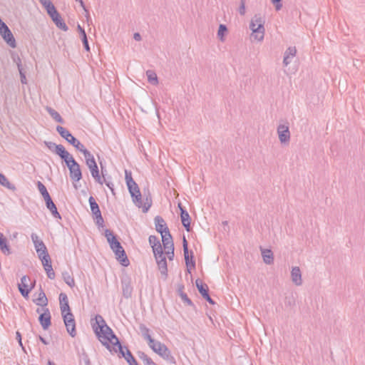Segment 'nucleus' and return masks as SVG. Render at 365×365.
Here are the masks:
<instances>
[{
    "label": "nucleus",
    "mask_w": 365,
    "mask_h": 365,
    "mask_svg": "<svg viewBox=\"0 0 365 365\" xmlns=\"http://www.w3.org/2000/svg\"><path fill=\"white\" fill-rule=\"evenodd\" d=\"M95 319L97 326L93 325V328L100 341L108 349L110 348V344H112L114 351L115 352L118 351L121 356L125 359L129 365H138L130 350L127 346L121 345L118 337L106 324L103 317L96 315Z\"/></svg>",
    "instance_id": "obj_1"
},
{
    "label": "nucleus",
    "mask_w": 365,
    "mask_h": 365,
    "mask_svg": "<svg viewBox=\"0 0 365 365\" xmlns=\"http://www.w3.org/2000/svg\"><path fill=\"white\" fill-rule=\"evenodd\" d=\"M125 179L128 191L132 197L133 202L136 207L141 208L144 213H146L152 206L153 203L152 197L149 191H148L147 195L144 192L143 199V195L140 193L139 187L132 178L131 172L128 170L125 171Z\"/></svg>",
    "instance_id": "obj_2"
},
{
    "label": "nucleus",
    "mask_w": 365,
    "mask_h": 365,
    "mask_svg": "<svg viewBox=\"0 0 365 365\" xmlns=\"http://www.w3.org/2000/svg\"><path fill=\"white\" fill-rule=\"evenodd\" d=\"M62 160L65 162L70 173V178L74 182H78L82 178L80 165L69 153Z\"/></svg>",
    "instance_id": "obj_3"
},
{
    "label": "nucleus",
    "mask_w": 365,
    "mask_h": 365,
    "mask_svg": "<svg viewBox=\"0 0 365 365\" xmlns=\"http://www.w3.org/2000/svg\"><path fill=\"white\" fill-rule=\"evenodd\" d=\"M264 21L262 17L255 15L251 20L250 24V29L252 30L251 37L257 41H261L264 39Z\"/></svg>",
    "instance_id": "obj_4"
},
{
    "label": "nucleus",
    "mask_w": 365,
    "mask_h": 365,
    "mask_svg": "<svg viewBox=\"0 0 365 365\" xmlns=\"http://www.w3.org/2000/svg\"><path fill=\"white\" fill-rule=\"evenodd\" d=\"M149 347L159 356L163 357L164 359L170 360L173 357L171 356L170 351L168 348L163 343L155 339L152 340V342L148 343Z\"/></svg>",
    "instance_id": "obj_5"
},
{
    "label": "nucleus",
    "mask_w": 365,
    "mask_h": 365,
    "mask_svg": "<svg viewBox=\"0 0 365 365\" xmlns=\"http://www.w3.org/2000/svg\"><path fill=\"white\" fill-rule=\"evenodd\" d=\"M56 131L68 143L76 148V150H79L82 149L83 145L78 139H76L66 128L61 125H57Z\"/></svg>",
    "instance_id": "obj_6"
},
{
    "label": "nucleus",
    "mask_w": 365,
    "mask_h": 365,
    "mask_svg": "<svg viewBox=\"0 0 365 365\" xmlns=\"http://www.w3.org/2000/svg\"><path fill=\"white\" fill-rule=\"evenodd\" d=\"M35 284V281L34 283L31 282L30 278L24 275L21 279V282L18 284V288L24 297H27L29 296V292L34 288Z\"/></svg>",
    "instance_id": "obj_7"
},
{
    "label": "nucleus",
    "mask_w": 365,
    "mask_h": 365,
    "mask_svg": "<svg viewBox=\"0 0 365 365\" xmlns=\"http://www.w3.org/2000/svg\"><path fill=\"white\" fill-rule=\"evenodd\" d=\"M66 330L68 333L72 337H75L76 336V322L74 319V316L71 312H67L64 316H62Z\"/></svg>",
    "instance_id": "obj_8"
},
{
    "label": "nucleus",
    "mask_w": 365,
    "mask_h": 365,
    "mask_svg": "<svg viewBox=\"0 0 365 365\" xmlns=\"http://www.w3.org/2000/svg\"><path fill=\"white\" fill-rule=\"evenodd\" d=\"M277 134L281 143H288L290 140V132L287 124H280L278 125Z\"/></svg>",
    "instance_id": "obj_9"
},
{
    "label": "nucleus",
    "mask_w": 365,
    "mask_h": 365,
    "mask_svg": "<svg viewBox=\"0 0 365 365\" xmlns=\"http://www.w3.org/2000/svg\"><path fill=\"white\" fill-rule=\"evenodd\" d=\"M46 146L52 152L58 155L61 159L68 153L62 145H57L51 141H45Z\"/></svg>",
    "instance_id": "obj_10"
},
{
    "label": "nucleus",
    "mask_w": 365,
    "mask_h": 365,
    "mask_svg": "<svg viewBox=\"0 0 365 365\" xmlns=\"http://www.w3.org/2000/svg\"><path fill=\"white\" fill-rule=\"evenodd\" d=\"M105 235L110 244V248L114 252H117L118 250L123 248L119 241H118L116 237L109 230H106Z\"/></svg>",
    "instance_id": "obj_11"
},
{
    "label": "nucleus",
    "mask_w": 365,
    "mask_h": 365,
    "mask_svg": "<svg viewBox=\"0 0 365 365\" xmlns=\"http://www.w3.org/2000/svg\"><path fill=\"white\" fill-rule=\"evenodd\" d=\"M154 257L161 274L166 277L168 275V264L164 253L154 255Z\"/></svg>",
    "instance_id": "obj_12"
},
{
    "label": "nucleus",
    "mask_w": 365,
    "mask_h": 365,
    "mask_svg": "<svg viewBox=\"0 0 365 365\" xmlns=\"http://www.w3.org/2000/svg\"><path fill=\"white\" fill-rule=\"evenodd\" d=\"M43 312L39 315L38 321H39V323L41 324L42 328L44 330H46L51 325V317L50 311L48 308L43 309Z\"/></svg>",
    "instance_id": "obj_13"
},
{
    "label": "nucleus",
    "mask_w": 365,
    "mask_h": 365,
    "mask_svg": "<svg viewBox=\"0 0 365 365\" xmlns=\"http://www.w3.org/2000/svg\"><path fill=\"white\" fill-rule=\"evenodd\" d=\"M31 239L34 244L38 256L48 252L47 248L42 240H38V237L36 234L33 233L31 235Z\"/></svg>",
    "instance_id": "obj_14"
},
{
    "label": "nucleus",
    "mask_w": 365,
    "mask_h": 365,
    "mask_svg": "<svg viewBox=\"0 0 365 365\" xmlns=\"http://www.w3.org/2000/svg\"><path fill=\"white\" fill-rule=\"evenodd\" d=\"M154 222L156 231L158 232L160 235L168 233V232H170L165 221L161 216H156L154 218Z\"/></svg>",
    "instance_id": "obj_15"
},
{
    "label": "nucleus",
    "mask_w": 365,
    "mask_h": 365,
    "mask_svg": "<svg viewBox=\"0 0 365 365\" xmlns=\"http://www.w3.org/2000/svg\"><path fill=\"white\" fill-rule=\"evenodd\" d=\"M297 49L295 46H289L284 53L283 66L287 67L296 56Z\"/></svg>",
    "instance_id": "obj_16"
},
{
    "label": "nucleus",
    "mask_w": 365,
    "mask_h": 365,
    "mask_svg": "<svg viewBox=\"0 0 365 365\" xmlns=\"http://www.w3.org/2000/svg\"><path fill=\"white\" fill-rule=\"evenodd\" d=\"M178 207L180 210V218H181L182 224L185 227V230L187 232H190V221H191L190 215L187 212V211L181 206V204H179Z\"/></svg>",
    "instance_id": "obj_17"
},
{
    "label": "nucleus",
    "mask_w": 365,
    "mask_h": 365,
    "mask_svg": "<svg viewBox=\"0 0 365 365\" xmlns=\"http://www.w3.org/2000/svg\"><path fill=\"white\" fill-rule=\"evenodd\" d=\"M60 308L62 316H64L67 312H71L68 304V299L65 293L59 294Z\"/></svg>",
    "instance_id": "obj_18"
},
{
    "label": "nucleus",
    "mask_w": 365,
    "mask_h": 365,
    "mask_svg": "<svg viewBox=\"0 0 365 365\" xmlns=\"http://www.w3.org/2000/svg\"><path fill=\"white\" fill-rule=\"evenodd\" d=\"M292 282L296 286H301L302 284V272L300 268L297 266L293 267L291 271Z\"/></svg>",
    "instance_id": "obj_19"
},
{
    "label": "nucleus",
    "mask_w": 365,
    "mask_h": 365,
    "mask_svg": "<svg viewBox=\"0 0 365 365\" xmlns=\"http://www.w3.org/2000/svg\"><path fill=\"white\" fill-rule=\"evenodd\" d=\"M45 202H46V206L47 209L50 210L53 217L56 219H61V216L59 214V212H58L57 207H56V205L54 204V202H53L51 197L46 199Z\"/></svg>",
    "instance_id": "obj_20"
},
{
    "label": "nucleus",
    "mask_w": 365,
    "mask_h": 365,
    "mask_svg": "<svg viewBox=\"0 0 365 365\" xmlns=\"http://www.w3.org/2000/svg\"><path fill=\"white\" fill-rule=\"evenodd\" d=\"M116 259L124 267H128L130 264L129 259L126 255V253L123 248L118 250L117 252H114Z\"/></svg>",
    "instance_id": "obj_21"
},
{
    "label": "nucleus",
    "mask_w": 365,
    "mask_h": 365,
    "mask_svg": "<svg viewBox=\"0 0 365 365\" xmlns=\"http://www.w3.org/2000/svg\"><path fill=\"white\" fill-rule=\"evenodd\" d=\"M34 303H35L38 306L41 307H46L48 304V299L44 293L43 290L41 288L40 292L38 294V297L36 298L33 299Z\"/></svg>",
    "instance_id": "obj_22"
},
{
    "label": "nucleus",
    "mask_w": 365,
    "mask_h": 365,
    "mask_svg": "<svg viewBox=\"0 0 365 365\" xmlns=\"http://www.w3.org/2000/svg\"><path fill=\"white\" fill-rule=\"evenodd\" d=\"M123 295L126 299L130 298L133 292V287L129 279L122 281Z\"/></svg>",
    "instance_id": "obj_23"
},
{
    "label": "nucleus",
    "mask_w": 365,
    "mask_h": 365,
    "mask_svg": "<svg viewBox=\"0 0 365 365\" xmlns=\"http://www.w3.org/2000/svg\"><path fill=\"white\" fill-rule=\"evenodd\" d=\"M161 237L165 250H170V248L174 247L173 238L170 232H168V233L161 235Z\"/></svg>",
    "instance_id": "obj_24"
},
{
    "label": "nucleus",
    "mask_w": 365,
    "mask_h": 365,
    "mask_svg": "<svg viewBox=\"0 0 365 365\" xmlns=\"http://www.w3.org/2000/svg\"><path fill=\"white\" fill-rule=\"evenodd\" d=\"M51 18L52 19V20L53 21V22L55 23V24L56 25V26L58 28H59L65 31H66L68 29V26H66V23L61 19L58 12L57 14H54L53 17H51Z\"/></svg>",
    "instance_id": "obj_25"
},
{
    "label": "nucleus",
    "mask_w": 365,
    "mask_h": 365,
    "mask_svg": "<svg viewBox=\"0 0 365 365\" xmlns=\"http://www.w3.org/2000/svg\"><path fill=\"white\" fill-rule=\"evenodd\" d=\"M0 250H1L2 253L6 255L11 254V250L9 246L7 244V240L1 232H0Z\"/></svg>",
    "instance_id": "obj_26"
},
{
    "label": "nucleus",
    "mask_w": 365,
    "mask_h": 365,
    "mask_svg": "<svg viewBox=\"0 0 365 365\" xmlns=\"http://www.w3.org/2000/svg\"><path fill=\"white\" fill-rule=\"evenodd\" d=\"M139 330L143 339L147 340L148 344L149 342H152L153 339L150 334V329L144 324H140L139 325Z\"/></svg>",
    "instance_id": "obj_27"
},
{
    "label": "nucleus",
    "mask_w": 365,
    "mask_h": 365,
    "mask_svg": "<svg viewBox=\"0 0 365 365\" xmlns=\"http://www.w3.org/2000/svg\"><path fill=\"white\" fill-rule=\"evenodd\" d=\"M262 256L264 262L267 264H272L274 262L273 253L270 250H262Z\"/></svg>",
    "instance_id": "obj_28"
},
{
    "label": "nucleus",
    "mask_w": 365,
    "mask_h": 365,
    "mask_svg": "<svg viewBox=\"0 0 365 365\" xmlns=\"http://www.w3.org/2000/svg\"><path fill=\"white\" fill-rule=\"evenodd\" d=\"M46 110L55 121L60 123H64L63 119L62 118L61 115L56 110H55L53 108L47 106L46 108Z\"/></svg>",
    "instance_id": "obj_29"
},
{
    "label": "nucleus",
    "mask_w": 365,
    "mask_h": 365,
    "mask_svg": "<svg viewBox=\"0 0 365 365\" xmlns=\"http://www.w3.org/2000/svg\"><path fill=\"white\" fill-rule=\"evenodd\" d=\"M0 185L12 191L16 190V186L11 183L7 178L0 173Z\"/></svg>",
    "instance_id": "obj_30"
},
{
    "label": "nucleus",
    "mask_w": 365,
    "mask_h": 365,
    "mask_svg": "<svg viewBox=\"0 0 365 365\" xmlns=\"http://www.w3.org/2000/svg\"><path fill=\"white\" fill-rule=\"evenodd\" d=\"M195 284L202 297H203L204 295L209 292L207 285L203 283L200 279H196Z\"/></svg>",
    "instance_id": "obj_31"
},
{
    "label": "nucleus",
    "mask_w": 365,
    "mask_h": 365,
    "mask_svg": "<svg viewBox=\"0 0 365 365\" xmlns=\"http://www.w3.org/2000/svg\"><path fill=\"white\" fill-rule=\"evenodd\" d=\"M98 184L100 185H103V183H105L106 185V186L110 190V191L112 192V193L113 195H115V192H114V184L113 182H112V178L111 176L110 175H106L104 176V178H101V182H98Z\"/></svg>",
    "instance_id": "obj_32"
},
{
    "label": "nucleus",
    "mask_w": 365,
    "mask_h": 365,
    "mask_svg": "<svg viewBox=\"0 0 365 365\" xmlns=\"http://www.w3.org/2000/svg\"><path fill=\"white\" fill-rule=\"evenodd\" d=\"M88 202L90 204L91 210L93 215L98 214L99 212H101L98 203L96 202V200L93 196H90Z\"/></svg>",
    "instance_id": "obj_33"
},
{
    "label": "nucleus",
    "mask_w": 365,
    "mask_h": 365,
    "mask_svg": "<svg viewBox=\"0 0 365 365\" xmlns=\"http://www.w3.org/2000/svg\"><path fill=\"white\" fill-rule=\"evenodd\" d=\"M37 187H38V189L39 190V192H41V194L42 195L44 200L46 199H48L49 197H51L46 186L40 181H38L37 182Z\"/></svg>",
    "instance_id": "obj_34"
},
{
    "label": "nucleus",
    "mask_w": 365,
    "mask_h": 365,
    "mask_svg": "<svg viewBox=\"0 0 365 365\" xmlns=\"http://www.w3.org/2000/svg\"><path fill=\"white\" fill-rule=\"evenodd\" d=\"M89 170L91 171V175L94 178L95 181L96 182H101V176L100 175L98 165L91 167L89 168Z\"/></svg>",
    "instance_id": "obj_35"
},
{
    "label": "nucleus",
    "mask_w": 365,
    "mask_h": 365,
    "mask_svg": "<svg viewBox=\"0 0 365 365\" xmlns=\"http://www.w3.org/2000/svg\"><path fill=\"white\" fill-rule=\"evenodd\" d=\"M146 76L148 77V81L150 83L153 85H156L158 83V77L156 73L150 70L147 71Z\"/></svg>",
    "instance_id": "obj_36"
},
{
    "label": "nucleus",
    "mask_w": 365,
    "mask_h": 365,
    "mask_svg": "<svg viewBox=\"0 0 365 365\" xmlns=\"http://www.w3.org/2000/svg\"><path fill=\"white\" fill-rule=\"evenodd\" d=\"M16 65L19 71L20 77H21V82L22 84H26L27 83L26 75L24 72L23 71L22 66H21V61L19 57L17 58Z\"/></svg>",
    "instance_id": "obj_37"
},
{
    "label": "nucleus",
    "mask_w": 365,
    "mask_h": 365,
    "mask_svg": "<svg viewBox=\"0 0 365 365\" xmlns=\"http://www.w3.org/2000/svg\"><path fill=\"white\" fill-rule=\"evenodd\" d=\"M193 252H191L190 256L187 257L185 258V264L187 267L188 271H190V269H194L195 267V262L193 260Z\"/></svg>",
    "instance_id": "obj_38"
},
{
    "label": "nucleus",
    "mask_w": 365,
    "mask_h": 365,
    "mask_svg": "<svg viewBox=\"0 0 365 365\" xmlns=\"http://www.w3.org/2000/svg\"><path fill=\"white\" fill-rule=\"evenodd\" d=\"M63 278L64 282L70 287H73L75 286V280L68 272L63 273Z\"/></svg>",
    "instance_id": "obj_39"
},
{
    "label": "nucleus",
    "mask_w": 365,
    "mask_h": 365,
    "mask_svg": "<svg viewBox=\"0 0 365 365\" xmlns=\"http://www.w3.org/2000/svg\"><path fill=\"white\" fill-rule=\"evenodd\" d=\"M43 6L46 8V9L47 11V13L48 14V15L51 17H53L54 14L58 13V11H56L55 6L51 3V1L49 2V3H47V4H46Z\"/></svg>",
    "instance_id": "obj_40"
},
{
    "label": "nucleus",
    "mask_w": 365,
    "mask_h": 365,
    "mask_svg": "<svg viewBox=\"0 0 365 365\" xmlns=\"http://www.w3.org/2000/svg\"><path fill=\"white\" fill-rule=\"evenodd\" d=\"M43 268L46 272L47 277L51 279H53L56 275L53 269L51 263L46 266H44Z\"/></svg>",
    "instance_id": "obj_41"
},
{
    "label": "nucleus",
    "mask_w": 365,
    "mask_h": 365,
    "mask_svg": "<svg viewBox=\"0 0 365 365\" xmlns=\"http://www.w3.org/2000/svg\"><path fill=\"white\" fill-rule=\"evenodd\" d=\"M227 31V26L225 24H220L219 26L217 36L220 41H224V35L225 32Z\"/></svg>",
    "instance_id": "obj_42"
},
{
    "label": "nucleus",
    "mask_w": 365,
    "mask_h": 365,
    "mask_svg": "<svg viewBox=\"0 0 365 365\" xmlns=\"http://www.w3.org/2000/svg\"><path fill=\"white\" fill-rule=\"evenodd\" d=\"M38 257L41 259L43 267L51 263V257L48 252L41 255Z\"/></svg>",
    "instance_id": "obj_43"
},
{
    "label": "nucleus",
    "mask_w": 365,
    "mask_h": 365,
    "mask_svg": "<svg viewBox=\"0 0 365 365\" xmlns=\"http://www.w3.org/2000/svg\"><path fill=\"white\" fill-rule=\"evenodd\" d=\"M180 298L184 304L187 306L192 307L194 309H195V306L192 303V300L187 297L186 293H182Z\"/></svg>",
    "instance_id": "obj_44"
},
{
    "label": "nucleus",
    "mask_w": 365,
    "mask_h": 365,
    "mask_svg": "<svg viewBox=\"0 0 365 365\" xmlns=\"http://www.w3.org/2000/svg\"><path fill=\"white\" fill-rule=\"evenodd\" d=\"M79 151L83 154L86 161L88 160V159H92L94 158L91 152L88 151L84 145L82 147L81 150H79Z\"/></svg>",
    "instance_id": "obj_45"
},
{
    "label": "nucleus",
    "mask_w": 365,
    "mask_h": 365,
    "mask_svg": "<svg viewBox=\"0 0 365 365\" xmlns=\"http://www.w3.org/2000/svg\"><path fill=\"white\" fill-rule=\"evenodd\" d=\"M149 243L151 245L152 248L155 246H157V245L160 244L158 238L154 235H150L149 237Z\"/></svg>",
    "instance_id": "obj_46"
},
{
    "label": "nucleus",
    "mask_w": 365,
    "mask_h": 365,
    "mask_svg": "<svg viewBox=\"0 0 365 365\" xmlns=\"http://www.w3.org/2000/svg\"><path fill=\"white\" fill-rule=\"evenodd\" d=\"M182 247H183L184 257L185 258L186 256L187 257L190 256V255L189 254V251H188L187 241L185 237H183Z\"/></svg>",
    "instance_id": "obj_47"
},
{
    "label": "nucleus",
    "mask_w": 365,
    "mask_h": 365,
    "mask_svg": "<svg viewBox=\"0 0 365 365\" xmlns=\"http://www.w3.org/2000/svg\"><path fill=\"white\" fill-rule=\"evenodd\" d=\"M94 216H95L96 224L99 226H102L104 222V220L102 217L101 212H99L98 214H96Z\"/></svg>",
    "instance_id": "obj_48"
},
{
    "label": "nucleus",
    "mask_w": 365,
    "mask_h": 365,
    "mask_svg": "<svg viewBox=\"0 0 365 365\" xmlns=\"http://www.w3.org/2000/svg\"><path fill=\"white\" fill-rule=\"evenodd\" d=\"M152 249L154 255L162 254L163 252L161 244L157 245V246L153 247Z\"/></svg>",
    "instance_id": "obj_49"
},
{
    "label": "nucleus",
    "mask_w": 365,
    "mask_h": 365,
    "mask_svg": "<svg viewBox=\"0 0 365 365\" xmlns=\"http://www.w3.org/2000/svg\"><path fill=\"white\" fill-rule=\"evenodd\" d=\"M81 40H82L84 48L87 51H90V47H89V44H88L87 36H82Z\"/></svg>",
    "instance_id": "obj_50"
},
{
    "label": "nucleus",
    "mask_w": 365,
    "mask_h": 365,
    "mask_svg": "<svg viewBox=\"0 0 365 365\" xmlns=\"http://www.w3.org/2000/svg\"><path fill=\"white\" fill-rule=\"evenodd\" d=\"M165 253L168 255V257L170 260H173L174 257V247L170 248V250H165Z\"/></svg>",
    "instance_id": "obj_51"
},
{
    "label": "nucleus",
    "mask_w": 365,
    "mask_h": 365,
    "mask_svg": "<svg viewBox=\"0 0 365 365\" xmlns=\"http://www.w3.org/2000/svg\"><path fill=\"white\" fill-rule=\"evenodd\" d=\"M138 356L139 359L143 361V363L145 361H147L149 358V356L145 353H144L143 351H139L138 354Z\"/></svg>",
    "instance_id": "obj_52"
},
{
    "label": "nucleus",
    "mask_w": 365,
    "mask_h": 365,
    "mask_svg": "<svg viewBox=\"0 0 365 365\" xmlns=\"http://www.w3.org/2000/svg\"><path fill=\"white\" fill-rule=\"evenodd\" d=\"M86 165L88 167V168L97 165V163H96L94 158L92 159H88V160L86 161Z\"/></svg>",
    "instance_id": "obj_53"
},
{
    "label": "nucleus",
    "mask_w": 365,
    "mask_h": 365,
    "mask_svg": "<svg viewBox=\"0 0 365 365\" xmlns=\"http://www.w3.org/2000/svg\"><path fill=\"white\" fill-rule=\"evenodd\" d=\"M239 12L241 15H244L245 13V6L243 0L241 1V5L239 9Z\"/></svg>",
    "instance_id": "obj_54"
},
{
    "label": "nucleus",
    "mask_w": 365,
    "mask_h": 365,
    "mask_svg": "<svg viewBox=\"0 0 365 365\" xmlns=\"http://www.w3.org/2000/svg\"><path fill=\"white\" fill-rule=\"evenodd\" d=\"M207 302H208L210 304H215V302L212 300V299L209 295V292L202 297Z\"/></svg>",
    "instance_id": "obj_55"
},
{
    "label": "nucleus",
    "mask_w": 365,
    "mask_h": 365,
    "mask_svg": "<svg viewBox=\"0 0 365 365\" xmlns=\"http://www.w3.org/2000/svg\"><path fill=\"white\" fill-rule=\"evenodd\" d=\"M16 338L19 345L24 349V346H23V344H22V341H21V333L19 331H16Z\"/></svg>",
    "instance_id": "obj_56"
},
{
    "label": "nucleus",
    "mask_w": 365,
    "mask_h": 365,
    "mask_svg": "<svg viewBox=\"0 0 365 365\" xmlns=\"http://www.w3.org/2000/svg\"><path fill=\"white\" fill-rule=\"evenodd\" d=\"M100 165H101V178H104V176H107L108 174H107V170L103 166V164L101 162L100 163Z\"/></svg>",
    "instance_id": "obj_57"
},
{
    "label": "nucleus",
    "mask_w": 365,
    "mask_h": 365,
    "mask_svg": "<svg viewBox=\"0 0 365 365\" xmlns=\"http://www.w3.org/2000/svg\"><path fill=\"white\" fill-rule=\"evenodd\" d=\"M75 1L80 3L81 6L85 12L86 13V16H88L89 15L88 11L86 9V6L84 5L83 0H75Z\"/></svg>",
    "instance_id": "obj_58"
},
{
    "label": "nucleus",
    "mask_w": 365,
    "mask_h": 365,
    "mask_svg": "<svg viewBox=\"0 0 365 365\" xmlns=\"http://www.w3.org/2000/svg\"><path fill=\"white\" fill-rule=\"evenodd\" d=\"M177 292H178V295L180 297H181V294L185 293L184 292V286L182 284L178 285Z\"/></svg>",
    "instance_id": "obj_59"
},
{
    "label": "nucleus",
    "mask_w": 365,
    "mask_h": 365,
    "mask_svg": "<svg viewBox=\"0 0 365 365\" xmlns=\"http://www.w3.org/2000/svg\"><path fill=\"white\" fill-rule=\"evenodd\" d=\"M78 30L81 34V36H87L84 29H83L80 25H78Z\"/></svg>",
    "instance_id": "obj_60"
},
{
    "label": "nucleus",
    "mask_w": 365,
    "mask_h": 365,
    "mask_svg": "<svg viewBox=\"0 0 365 365\" xmlns=\"http://www.w3.org/2000/svg\"><path fill=\"white\" fill-rule=\"evenodd\" d=\"M144 364H145V365H157V364H156L153 361V359H152L150 357H149V358H148V359L144 362Z\"/></svg>",
    "instance_id": "obj_61"
},
{
    "label": "nucleus",
    "mask_w": 365,
    "mask_h": 365,
    "mask_svg": "<svg viewBox=\"0 0 365 365\" xmlns=\"http://www.w3.org/2000/svg\"><path fill=\"white\" fill-rule=\"evenodd\" d=\"M133 38L137 41H141V36L139 33H135L133 35Z\"/></svg>",
    "instance_id": "obj_62"
},
{
    "label": "nucleus",
    "mask_w": 365,
    "mask_h": 365,
    "mask_svg": "<svg viewBox=\"0 0 365 365\" xmlns=\"http://www.w3.org/2000/svg\"><path fill=\"white\" fill-rule=\"evenodd\" d=\"M274 6H275V9L277 11H279L282 9V5L280 2H278V3H272Z\"/></svg>",
    "instance_id": "obj_63"
},
{
    "label": "nucleus",
    "mask_w": 365,
    "mask_h": 365,
    "mask_svg": "<svg viewBox=\"0 0 365 365\" xmlns=\"http://www.w3.org/2000/svg\"><path fill=\"white\" fill-rule=\"evenodd\" d=\"M38 338H39L40 341H41L43 344H46V345H47V344H48V341H46L43 337H42L41 336H38Z\"/></svg>",
    "instance_id": "obj_64"
}]
</instances>
